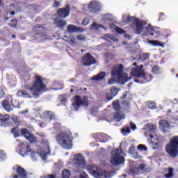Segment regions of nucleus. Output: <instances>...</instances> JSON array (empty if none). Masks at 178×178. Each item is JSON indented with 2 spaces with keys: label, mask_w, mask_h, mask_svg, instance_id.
Here are the masks:
<instances>
[{
  "label": "nucleus",
  "mask_w": 178,
  "mask_h": 178,
  "mask_svg": "<svg viewBox=\"0 0 178 178\" xmlns=\"http://www.w3.org/2000/svg\"><path fill=\"white\" fill-rule=\"evenodd\" d=\"M143 130H145V136L149 139V144H152V145H154L155 147L161 145L159 138H158V136L156 134H155V130H156V125L153 124H147L145 125Z\"/></svg>",
  "instance_id": "obj_5"
},
{
  "label": "nucleus",
  "mask_w": 178,
  "mask_h": 178,
  "mask_svg": "<svg viewBox=\"0 0 178 178\" xmlns=\"http://www.w3.org/2000/svg\"><path fill=\"white\" fill-rule=\"evenodd\" d=\"M135 82L136 83H139L138 80H137V79L135 80Z\"/></svg>",
  "instance_id": "obj_64"
},
{
  "label": "nucleus",
  "mask_w": 178,
  "mask_h": 178,
  "mask_svg": "<svg viewBox=\"0 0 178 178\" xmlns=\"http://www.w3.org/2000/svg\"><path fill=\"white\" fill-rule=\"evenodd\" d=\"M2 2H3V0H0V6H2Z\"/></svg>",
  "instance_id": "obj_61"
},
{
  "label": "nucleus",
  "mask_w": 178,
  "mask_h": 178,
  "mask_svg": "<svg viewBox=\"0 0 178 178\" xmlns=\"http://www.w3.org/2000/svg\"><path fill=\"white\" fill-rule=\"evenodd\" d=\"M131 74L132 76H134V77H138V79H145V81H144V83L151 81V79L147 80V75H145L144 70H143V65L133 68Z\"/></svg>",
  "instance_id": "obj_13"
},
{
  "label": "nucleus",
  "mask_w": 178,
  "mask_h": 178,
  "mask_svg": "<svg viewBox=\"0 0 178 178\" xmlns=\"http://www.w3.org/2000/svg\"><path fill=\"white\" fill-rule=\"evenodd\" d=\"M125 38H128L129 40H130V35H125Z\"/></svg>",
  "instance_id": "obj_59"
},
{
  "label": "nucleus",
  "mask_w": 178,
  "mask_h": 178,
  "mask_svg": "<svg viewBox=\"0 0 178 178\" xmlns=\"http://www.w3.org/2000/svg\"><path fill=\"white\" fill-rule=\"evenodd\" d=\"M133 66H137V63H134L133 64Z\"/></svg>",
  "instance_id": "obj_63"
},
{
  "label": "nucleus",
  "mask_w": 178,
  "mask_h": 178,
  "mask_svg": "<svg viewBox=\"0 0 178 178\" xmlns=\"http://www.w3.org/2000/svg\"><path fill=\"white\" fill-rule=\"evenodd\" d=\"M90 23V19H88V18L84 19L82 22V24H83V26H87V24H88Z\"/></svg>",
  "instance_id": "obj_51"
},
{
  "label": "nucleus",
  "mask_w": 178,
  "mask_h": 178,
  "mask_svg": "<svg viewBox=\"0 0 178 178\" xmlns=\"http://www.w3.org/2000/svg\"><path fill=\"white\" fill-rule=\"evenodd\" d=\"M70 13V8L69 6H67L64 8H60L57 11V14L60 16V17L66 18L69 16Z\"/></svg>",
  "instance_id": "obj_18"
},
{
  "label": "nucleus",
  "mask_w": 178,
  "mask_h": 178,
  "mask_svg": "<svg viewBox=\"0 0 178 178\" xmlns=\"http://www.w3.org/2000/svg\"><path fill=\"white\" fill-rule=\"evenodd\" d=\"M159 124L161 130H162V131H163L164 133H166V131H168V130L170 129V125L167 120L160 121Z\"/></svg>",
  "instance_id": "obj_20"
},
{
  "label": "nucleus",
  "mask_w": 178,
  "mask_h": 178,
  "mask_svg": "<svg viewBox=\"0 0 178 178\" xmlns=\"http://www.w3.org/2000/svg\"><path fill=\"white\" fill-rule=\"evenodd\" d=\"M126 115L123 113L117 111V113L114 115V119L117 122H120V120H123V119H125Z\"/></svg>",
  "instance_id": "obj_24"
},
{
  "label": "nucleus",
  "mask_w": 178,
  "mask_h": 178,
  "mask_svg": "<svg viewBox=\"0 0 178 178\" xmlns=\"http://www.w3.org/2000/svg\"><path fill=\"white\" fill-rule=\"evenodd\" d=\"M105 76L106 74L105 72H100L97 75H95L93 77L91 78V80H95V81H99V80H102L105 79Z\"/></svg>",
  "instance_id": "obj_26"
},
{
  "label": "nucleus",
  "mask_w": 178,
  "mask_h": 178,
  "mask_svg": "<svg viewBox=\"0 0 178 178\" xmlns=\"http://www.w3.org/2000/svg\"><path fill=\"white\" fill-rule=\"evenodd\" d=\"M6 158V153L3 150H0V162H3Z\"/></svg>",
  "instance_id": "obj_35"
},
{
  "label": "nucleus",
  "mask_w": 178,
  "mask_h": 178,
  "mask_svg": "<svg viewBox=\"0 0 178 178\" xmlns=\"http://www.w3.org/2000/svg\"><path fill=\"white\" fill-rule=\"evenodd\" d=\"M130 127H131V129H133L134 131L135 130H137V127L133 122H130Z\"/></svg>",
  "instance_id": "obj_50"
},
{
  "label": "nucleus",
  "mask_w": 178,
  "mask_h": 178,
  "mask_svg": "<svg viewBox=\"0 0 178 178\" xmlns=\"http://www.w3.org/2000/svg\"><path fill=\"white\" fill-rule=\"evenodd\" d=\"M17 97H22L24 98H31L30 93L27 92L26 90H19L17 92Z\"/></svg>",
  "instance_id": "obj_25"
},
{
  "label": "nucleus",
  "mask_w": 178,
  "mask_h": 178,
  "mask_svg": "<svg viewBox=\"0 0 178 178\" xmlns=\"http://www.w3.org/2000/svg\"><path fill=\"white\" fill-rule=\"evenodd\" d=\"M27 112H29V109L22 111L20 113H22V115H24V113H27Z\"/></svg>",
  "instance_id": "obj_56"
},
{
  "label": "nucleus",
  "mask_w": 178,
  "mask_h": 178,
  "mask_svg": "<svg viewBox=\"0 0 178 178\" xmlns=\"http://www.w3.org/2000/svg\"><path fill=\"white\" fill-rule=\"evenodd\" d=\"M43 119H46L47 122H51V120H54L55 119V114L54 113L50 111H44L42 114Z\"/></svg>",
  "instance_id": "obj_21"
},
{
  "label": "nucleus",
  "mask_w": 178,
  "mask_h": 178,
  "mask_svg": "<svg viewBox=\"0 0 178 178\" xmlns=\"http://www.w3.org/2000/svg\"><path fill=\"white\" fill-rule=\"evenodd\" d=\"M70 163H74V165H76L78 169L81 170L86 168V159L84 156H83L82 154H76L74 156V158Z\"/></svg>",
  "instance_id": "obj_11"
},
{
  "label": "nucleus",
  "mask_w": 178,
  "mask_h": 178,
  "mask_svg": "<svg viewBox=\"0 0 178 178\" xmlns=\"http://www.w3.org/2000/svg\"><path fill=\"white\" fill-rule=\"evenodd\" d=\"M68 33H84V29L77 27L74 25H68L67 28Z\"/></svg>",
  "instance_id": "obj_19"
},
{
  "label": "nucleus",
  "mask_w": 178,
  "mask_h": 178,
  "mask_svg": "<svg viewBox=\"0 0 178 178\" xmlns=\"http://www.w3.org/2000/svg\"><path fill=\"white\" fill-rule=\"evenodd\" d=\"M122 22L124 23L134 24L133 30L135 31L136 34H141V35H152L154 38L161 37V32L156 31V28H152L151 24H147L144 20L138 19L134 17H130L127 15H122Z\"/></svg>",
  "instance_id": "obj_2"
},
{
  "label": "nucleus",
  "mask_w": 178,
  "mask_h": 178,
  "mask_svg": "<svg viewBox=\"0 0 178 178\" xmlns=\"http://www.w3.org/2000/svg\"><path fill=\"white\" fill-rule=\"evenodd\" d=\"M113 109H115V111H117L118 112H119V109H120V106H119V101H118V100L114 101L113 102Z\"/></svg>",
  "instance_id": "obj_36"
},
{
  "label": "nucleus",
  "mask_w": 178,
  "mask_h": 178,
  "mask_svg": "<svg viewBox=\"0 0 178 178\" xmlns=\"http://www.w3.org/2000/svg\"><path fill=\"white\" fill-rule=\"evenodd\" d=\"M54 8H59V3H58L57 1H55L54 3Z\"/></svg>",
  "instance_id": "obj_55"
},
{
  "label": "nucleus",
  "mask_w": 178,
  "mask_h": 178,
  "mask_svg": "<svg viewBox=\"0 0 178 178\" xmlns=\"http://www.w3.org/2000/svg\"><path fill=\"white\" fill-rule=\"evenodd\" d=\"M68 42L70 43L71 45H74V44L76 43V39L74 38V37L73 35L70 36Z\"/></svg>",
  "instance_id": "obj_42"
},
{
  "label": "nucleus",
  "mask_w": 178,
  "mask_h": 178,
  "mask_svg": "<svg viewBox=\"0 0 178 178\" xmlns=\"http://www.w3.org/2000/svg\"><path fill=\"white\" fill-rule=\"evenodd\" d=\"M86 8H88L90 10V16L91 17H94L97 14L99 13L101 10H102V4L97 1H90L88 6L86 5L83 6V9H85V12H87L86 10Z\"/></svg>",
  "instance_id": "obj_9"
},
{
  "label": "nucleus",
  "mask_w": 178,
  "mask_h": 178,
  "mask_svg": "<svg viewBox=\"0 0 178 178\" xmlns=\"http://www.w3.org/2000/svg\"><path fill=\"white\" fill-rule=\"evenodd\" d=\"M61 176L62 178H70V176H72V172H70V170L65 169L62 171Z\"/></svg>",
  "instance_id": "obj_29"
},
{
  "label": "nucleus",
  "mask_w": 178,
  "mask_h": 178,
  "mask_svg": "<svg viewBox=\"0 0 178 178\" xmlns=\"http://www.w3.org/2000/svg\"><path fill=\"white\" fill-rule=\"evenodd\" d=\"M105 40H106L109 42H112V41H118V38H116L115 36L108 35V34L106 35Z\"/></svg>",
  "instance_id": "obj_34"
},
{
  "label": "nucleus",
  "mask_w": 178,
  "mask_h": 178,
  "mask_svg": "<svg viewBox=\"0 0 178 178\" xmlns=\"http://www.w3.org/2000/svg\"><path fill=\"white\" fill-rule=\"evenodd\" d=\"M148 44H150L153 47H161V48H165V43H163L159 40H150L148 41Z\"/></svg>",
  "instance_id": "obj_23"
},
{
  "label": "nucleus",
  "mask_w": 178,
  "mask_h": 178,
  "mask_svg": "<svg viewBox=\"0 0 178 178\" xmlns=\"http://www.w3.org/2000/svg\"><path fill=\"white\" fill-rule=\"evenodd\" d=\"M111 79L108 81V84H115L116 81L120 83V84H124L129 80H131V78H127V74L123 72V65L120 64L113 67L111 71Z\"/></svg>",
  "instance_id": "obj_3"
},
{
  "label": "nucleus",
  "mask_w": 178,
  "mask_h": 178,
  "mask_svg": "<svg viewBox=\"0 0 178 178\" xmlns=\"http://www.w3.org/2000/svg\"><path fill=\"white\" fill-rule=\"evenodd\" d=\"M138 149L140 151H147V147H145L144 145H139L138 146Z\"/></svg>",
  "instance_id": "obj_47"
},
{
  "label": "nucleus",
  "mask_w": 178,
  "mask_h": 178,
  "mask_svg": "<svg viewBox=\"0 0 178 178\" xmlns=\"http://www.w3.org/2000/svg\"><path fill=\"white\" fill-rule=\"evenodd\" d=\"M16 172L17 174L14 175L13 178H27V172L21 166L17 167Z\"/></svg>",
  "instance_id": "obj_16"
},
{
  "label": "nucleus",
  "mask_w": 178,
  "mask_h": 178,
  "mask_svg": "<svg viewBox=\"0 0 178 178\" xmlns=\"http://www.w3.org/2000/svg\"><path fill=\"white\" fill-rule=\"evenodd\" d=\"M4 95H5V92L3 91V90L0 89V97L3 98Z\"/></svg>",
  "instance_id": "obj_53"
},
{
  "label": "nucleus",
  "mask_w": 178,
  "mask_h": 178,
  "mask_svg": "<svg viewBox=\"0 0 178 178\" xmlns=\"http://www.w3.org/2000/svg\"><path fill=\"white\" fill-rule=\"evenodd\" d=\"M111 163L114 165L124 163V157L121 149H116L111 152Z\"/></svg>",
  "instance_id": "obj_10"
},
{
  "label": "nucleus",
  "mask_w": 178,
  "mask_h": 178,
  "mask_svg": "<svg viewBox=\"0 0 178 178\" xmlns=\"http://www.w3.org/2000/svg\"><path fill=\"white\" fill-rule=\"evenodd\" d=\"M56 140L59 145H61L63 148L72 149L73 145L72 135L67 133H61L58 135Z\"/></svg>",
  "instance_id": "obj_7"
},
{
  "label": "nucleus",
  "mask_w": 178,
  "mask_h": 178,
  "mask_svg": "<svg viewBox=\"0 0 178 178\" xmlns=\"http://www.w3.org/2000/svg\"><path fill=\"white\" fill-rule=\"evenodd\" d=\"M146 166L145 164H140L138 167L132 168L131 173H133V175H138V173H141L143 170H145Z\"/></svg>",
  "instance_id": "obj_22"
},
{
  "label": "nucleus",
  "mask_w": 178,
  "mask_h": 178,
  "mask_svg": "<svg viewBox=\"0 0 178 178\" xmlns=\"http://www.w3.org/2000/svg\"><path fill=\"white\" fill-rule=\"evenodd\" d=\"M113 95H111V94H109V93H107L106 95V99H108V101H112V99H113Z\"/></svg>",
  "instance_id": "obj_49"
},
{
  "label": "nucleus",
  "mask_w": 178,
  "mask_h": 178,
  "mask_svg": "<svg viewBox=\"0 0 178 178\" xmlns=\"http://www.w3.org/2000/svg\"><path fill=\"white\" fill-rule=\"evenodd\" d=\"M88 170L90 175L95 178H111L112 176L116 175L115 171H104L101 168L97 165H89L88 167Z\"/></svg>",
  "instance_id": "obj_6"
},
{
  "label": "nucleus",
  "mask_w": 178,
  "mask_h": 178,
  "mask_svg": "<svg viewBox=\"0 0 178 178\" xmlns=\"http://www.w3.org/2000/svg\"><path fill=\"white\" fill-rule=\"evenodd\" d=\"M147 108L149 109H155L156 108V104L154 102H147Z\"/></svg>",
  "instance_id": "obj_39"
},
{
  "label": "nucleus",
  "mask_w": 178,
  "mask_h": 178,
  "mask_svg": "<svg viewBox=\"0 0 178 178\" xmlns=\"http://www.w3.org/2000/svg\"><path fill=\"white\" fill-rule=\"evenodd\" d=\"M173 176H175V174H173V168H169L167 171V173L165 174V177L172 178Z\"/></svg>",
  "instance_id": "obj_33"
},
{
  "label": "nucleus",
  "mask_w": 178,
  "mask_h": 178,
  "mask_svg": "<svg viewBox=\"0 0 178 178\" xmlns=\"http://www.w3.org/2000/svg\"><path fill=\"white\" fill-rule=\"evenodd\" d=\"M109 27H111L113 30H115V31H117V33H118V34H124V33H125L124 31H123V29H122L119 27H117L113 24H110Z\"/></svg>",
  "instance_id": "obj_28"
},
{
  "label": "nucleus",
  "mask_w": 178,
  "mask_h": 178,
  "mask_svg": "<svg viewBox=\"0 0 178 178\" xmlns=\"http://www.w3.org/2000/svg\"><path fill=\"white\" fill-rule=\"evenodd\" d=\"M119 91H120V89H118V88L113 86L110 89L111 94L113 95V97H116L118 95Z\"/></svg>",
  "instance_id": "obj_32"
},
{
  "label": "nucleus",
  "mask_w": 178,
  "mask_h": 178,
  "mask_svg": "<svg viewBox=\"0 0 178 178\" xmlns=\"http://www.w3.org/2000/svg\"><path fill=\"white\" fill-rule=\"evenodd\" d=\"M17 152L21 156L25 157L30 155L33 161H38V156L42 161H47L48 155L51 154L49 143L47 140L42 143V146H35L33 148H31L29 143H21L17 147Z\"/></svg>",
  "instance_id": "obj_1"
},
{
  "label": "nucleus",
  "mask_w": 178,
  "mask_h": 178,
  "mask_svg": "<svg viewBox=\"0 0 178 178\" xmlns=\"http://www.w3.org/2000/svg\"><path fill=\"white\" fill-rule=\"evenodd\" d=\"M33 80V85L29 88V91L33 97L38 98L42 92L47 91V86L44 84L42 76L40 75H35Z\"/></svg>",
  "instance_id": "obj_4"
},
{
  "label": "nucleus",
  "mask_w": 178,
  "mask_h": 178,
  "mask_svg": "<svg viewBox=\"0 0 178 178\" xmlns=\"http://www.w3.org/2000/svg\"><path fill=\"white\" fill-rule=\"evenodd\" d=\"M9 119H10V117L9 115L6 114V115H0V120L1 122V124H3V126H5L6 123H8L9 122Z\"/></svg>",
  "instance_id": "obj_27"
},
{
  "label": "nucleus",
  "mask_w": 178,
  "mask_h": 178,
  "mask_svg": "<svg viewBox=\"0 0 178 178\" xmlns=\"http://www.w3.org/2000/svg\"><path fill=\"white\" fill-rule=\"evenodd\" d=\"M40 178H55V175H46V176H42Z\"/></svg>",
  "instance_id": "obj_52"
},
{
  "label": "nucleus",
  "mask_w": 178,
  "mask_h": 178,
  "mask_svg": "<svg viewBox=\"0 0 178 178\" xmlns=\"http://www.w3.org/2000/svg\"><path fill=\"white\" fill-rule=\"evenodd\" d=\"M10 15H11V16L15 15V11H11V12H10Z\"/></svg>",
  "instance_id": "obj_60"
},
{
  "label": "nucleus",
  "mask_w": 178,
  "mask_h": 178,
  "mask_svg": "<svg viewBox=\"0 0 178 178\" xmlns=\"http://www.w3.org/2000/svg\"><path fill=\"white\" fill-rule=\"evenodd\" d=\"M21 134L22 136H24V137H25V138L28 140L30 143H37V138H35V136L30 134V132H29L27 129H22Z\"/></svg>",
  "instance_id": "obj_14"
},
{
  "label": "nucleus",
  "mask_w": 178,
  "mask_h": 178,
  "mask_svg": "<svg viewBox=\"0 0 178 178\" xmlns=\"http://www.w3.org/2000/svg\"><path fill=\"white\" fill-rule=\"evenodd\" d=\"M11 106H15V108H17V106H20V102H19L17 100L12 97Z\"/></svg>",
  "instance_id": "obj_38"
},
{
  "label": "nucleus",
  "mask_w": 178,
  "mask_h": 178,
  "mask_svg": "<svg viewBox=\"0 0 178 178\" xmlns=\"http://www.w3.org/2000/svg\"><path fill=\"white\" fill-rule=\"evenodd\" d=\"M99 29H104V30H106V28L104 27L102 24H98L96 22H93L91 26V30H99Z\"/></svg>",
  "instance_id": "obj_30"
},
{
  "label": "nucleus",
  "mask_w": 178,
  "mask_h": 178,
  "mask_svg": "<svg viewBox=\"0 0 178 178\" xmlns=\"http://www.w3.org/2000/svg\"><path fill=\"white\" fill-rule=\"evenodd\" d=\"M133 149H134V148L131 147L129 149V154L131 155L133 154V152H131V151H133Z\"/></svg>",
  "instance_id": "obj_57"
},
{
  "label": "nucleus",
  "mask_w": 178,
  "mask_h": 178,
  "mask_svg": "<svg viewBox=\"0 0 178 178\" xmlns=\"http://www.w3.org/2000/svg\"><path fill=\"white\" fill-rule=\"evenodd\" d=\"M152 73L154 74H159V73H160L159 67L158 66H154L152 69Z\"/></svg>",
  "instance_id": "obj_45"
},
{
  "label": "nucleus",
  "mask_w": 178,
  "mask_h": 178,
  "mask_svg": "<svg viewBox=\"0 0 178 178\" xmlns=\"http://www.w3.org/2000/svg\"><path fill=\"white\" fill-rule=\"evenodd\" d=\"M167 154L172 156V158H176L178 155V136H174L171 138L170 143L165 147Z\"/></svg>",
  "instance_id": "obj_8"
},
{
  "label": "nucleus",
  "mask_w": 178,
  "mask_h": 178,
  "mask_svg": "<svg viewBox=\"0 0 178 178\" xmlns=\"http://www.w3.org/2000/svg\"><path fill=\"white\" fill-rule=\"evenodd\" d=\"M11 101H12V97L9 96L2 102V106L3 108H4L5 111H6V112H9L10 111H12Z\"/></svg>",
  "instance_id": "obj_17"
},
{
  "label": "nucleus",
  "mask_w": 178,
  "mask_h": 178,
  "mask_svg": "<svg viewBox=\"0 0 178 178\" xmlns=\"http://www.w3.org/2000/svg\"><path fill=\"white\" fill-rule=\"evenodd\" d=\"M149 58V55L148 54H143L140 56L141 60H147Z\"/></svg>",
  "instance_id": "obj_43"
},
{
  "label": "nucleus",
  "mask_w": 178,
  "mask_h": 178,
  "mask_svg": "<svg viewBox=\"0 0 178 178\" xmlns=\"http://www.w3.org/2000/svg\"><path fill=\"white\" fill-rule=\"evenodd\" d=\"M12 133L14 137H19V136H20V133H19V129L16 127L12 129Z\"/></svg>",
  "instance_id": "obj_40"
},
{
  "label": "nucleus",
  "mask_w": 178,
  "mask_h": 178,
  "mask_svg": "<svg viewBox=\"0 0 178 178\" xmlns=\"http://www.w3.org/2000/svg\"><path fill=\"white\" fill-rule=\"evenodd\" d=\"M112 19H113V17L111 14H106L104 16V20H105L106 22H111Z\"/></svg>",
  "instance_id": "obj_41"
},
{
  "label": "nucleus",
  "mask_w": 178,
  "mask_h": 178,
  "mask_svg": "<svg viewBox=\"0 0 178 178\" xmlns=\"http://www.w3.org/2000/svg\"><path fill=\"white\" fill-rule=\"evenodd\" d=\"M17 24V21H16V19H13L11 22L9 24V25L11 27H16Z\"/></svg>",
  "instance_id": "obj_48"
},
{
  "label": "nucleus",
  "mask_w": 178,
  "mask_h": 178,
  "mask_svg": "<svg viewBox=\"0 0 178 178\" xmlns=\"http://www.w3.org/2000/svg\"><path fill=\"white\" fill-rule=\"evenodd\" d=\"M12 119H13V122H15V123H17V122H19L17 120V117H16V116H13Z\"/></svg>",
  "instance_id": "obj_54"
},
{
  "label": "nucleus",
  "mask_w": 178,
  "mask_h": 178,
  "mask_svg": "<svg viewBox=\"0 0 178 178\" xmlns=\"http://www.w3.org/2000/svg\"><path fill=\"white\" fill-rule=\"evenodd\" d=\"M172 108H175L176 109L178 108V106H172Z\"/></svg>",
  "instance_id": "obj_62"
},
{
  "label": "nucleus",
  "mask_w": 178,
  "mask_h": 178,
  "mask_svg": "<svg viewBox=\"0 0 178 178\" xmlns=\"http://www.w3.org/2000/svg\"><path fill=\"white\" fill-rule=\"evenodd\" d=\"M121 133L123 134V136H127V134H129L130 133V128H129V127L123 128L121 131Z\"/></svg>",
  "instance_id": "obj_37"
},
{
  "label": "nucleus",
  "mask_w": 178,
  "mask_h": 178,
  "mask_svg": "<svg viewBox=\"0 0 178 178\" xmlns=\"http://www.w3.org/2000/svg\"><path fill=\"white\" fill-rule=\"evenodd\" d=\"M88 106V97H84L81 99L80 96H75L72 99V106L74 109H79L80 106Z\"/></svg>",
  "instance_id": "obj_12"
},
{
  "label": "nucleus",
  "mask_w": 178,
  "mask_h": 178,
  "mask_svg": "<svg viewBox=\"0 0 178 178\" xmlns=\"http://www.w3.org/2000/svg\"><path fill=\"white\" fill-rule=\"evenodd\" d=\"M83 63L84 66H91V65L95 63V58H94L90 54H87L83 56Z\"/></svg>",
  "instance_id": "obj_15"
},
{
  "label": "nucleus",
  "mask_w": 178,
  "mask_h": 178,
  "mask_svg": "<svg viewBox=\"0 0 178 178\" xmlns=\"http://www.w3.org/2000/svg\"><path fill=\"white\" fill-rule=\"evenodd\" d=\"M122 104H123L124 105H129V102H126V101H124V102H122Z\"/></svg>",
  "instance_id": "obj_58"
},
{
  "label": "nucleus",
  "mask_w": 178,
  "mask_h": 178,
  "mask_svg": "<svg viewBox=\"0 0 178 178\" xmlns=\"http://www.w3.org/2000/svg\"><path fill=\"white\" fill-rule=\"evenodd\" d=\"M76 38L79 41H86V36L84 35H78Z\"/></svg>",
  "instance_id": "obj_44"
},
{
  "label": "nucleus",
  "mask_w": 178,
  "mask_h": 178,
  "mask_svg": "<svg viewBox=\"0 0 178 178\" xmlns=\"http://www.w3.org/2000/svg\"><path fill=\"white\" fill-rule=\"evenodd\" d=\"M55 24L58 26V27H65L67 23H66V21L65 19H60L58 21V19L55 20Z\"/></svg>",
  "instance_id": "obj_31"
},
{
  "label": "nucleus",
  "mask_w": 178,
  "mask_h": 178,
  "mask_svg": "<svg viewBox=\"0 0 178 178\" xmlns=\"http://www.w3.org/2000/svg\"><path fill=\"white\" fill-rule=\"evenodd\" d=\"M59 99H60L61 102H67V96L62 95L59 97Z\"/></svg>",
  "instance_id": "obj_46"
}]
</instances>
